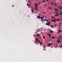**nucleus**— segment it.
Wrapping results in <instances>:
<instances>
[{
	"mask_svg": "<svg viewBox=\"0 0 62 62\" xmlns=\"http://www.w3.org/2000/svg\"><path fill=\"white\" fill-rule=\"evenodd\" d=\"M38 18V19H41V17H40V16H37V18Z\"/></svg>",
	"mask_w": 62,
	"mask_h": 62,
	"instance_id": "f257e3e1",
	"label": "nucleus"
},
{
	"mask_svg": "<svg viewBox=\"0 0 62 62\" xmlns=\"http://www.w3.org/2000/svg\"><path fill=\"white\" fill-rule=\"evenodd\" d=\"M50 23H46V25H47L48 26H50Z\"/></svg>",
	"mask_w": 62,
	"mask_h": 62,
	"instance_id": "f03ea898",
	"label": "nucleus"
},
{
	"mask_svg": "<svg viewBox=\"0 0 62 62\" xmlns=\"http://www.w3.org/2000/svg\"><path fill=\"white\" fill-rule=\"evenodd\" d=\"M55 19H54V20H51V21L52 22H54V23H56V22H55Z\"/></svg>",
	"mask_w": 62,
	"mask_h": 62,
	"instance_id": "7ed1b4c3",
	"label": "nucleus"
},
{
	"mask_svg": "<svg viewBox=\"0 0 62 62\" xmlns=\"http://www.w3.org/2000/svg\"><path fill=\"white\" fill-rule=\"evenodd\" d=\"M36 36L37 37H39V36H40V34H36Z\"/></svg>",
	"mask_w": 62,
	"mask_h": 62,
	"instance_id": "20e7f679",
	"label": "nucleus"
},
{
	"mask_svg": "<svg viewBox=\"0 0 62 62\" xmlns=\"http://www.w3.org/2000/svg\"><path fill=\"white\" fill-rule=\"evenodd\" d=\"M55 20L56 21H58L59 20H60V19H55Z\"/></svg>",
	"mask_w": 62,
	"mask_h": 62,
	"instance_id": "39448f33",
	"label": "nucleus"
},
{
	"mask_svg": "<svg viewBox=\"0 0 62 62\" xmlns=\"http://www.w3.org/2000/svg\"><path fill=\"white\" fill-rule=\"evenodd\" d=\"M50 33H53L54 32V31H52L51 30H50Z\"/></svg>",
	"mask_w": 62,
	"mask_h": 62,
	"instance_id": "423d86ee",
	"label": "nucleus"
},
{
	"mask_svg": "<svg viewBox=\"0 0 62 62\" xmlns=\"http://www.w3.org/2000/svg\"><path fill=\"white\" fill-rule=\"evenodd\" d=\"M35 10H38V8L37 7L36 8H35Z\"/></svg>",
	"mask_w": 62,
	"mask_h": 62,
	"instance_id": "0eeeda50",
	"label": "nucleus"
},
{
	"mask_svg": "<svg viewBox=\"0 0 62 62\" xmlns=\"http://www.w3.org/2000/svg\"><path fill=\"white\" fill-rule=\"evenodd\" d=\"M52 38L53 39H55V37L54 36H52Z\"/></svg>",
	"mask_w": 62,
	"mask_h": 62,
	"instance_id": "6e6552de",
	"label": "nucleus"
},
{
	"mask_svg": "<svg viewBox=\"0 0 62 62\" xmlns=\"http://www.w3.org/2000/svg\"><path fill=\"white\" fill-rule=\"evenodd\" d=\"M58 31H59V32H62V31H61V30H58Z\"/></svg>",
	"mask_w": 62,
	"mask_h": 62,
	"instance_id": "1a4fd4ad",
	"label": "nucleus"
},
{
	"mask_svg": "<svg viewBox=\"0 0 62 62\" xmlns=\"http://www.w3.org/2000/svg\"><path fill=\"white\" fill-rule=\"evenodd\" d=\"M44 18V17L43 16L41 17V19H43Z\"/></svg>",
	"mask_w": 62,
	"mask_h": 62,
	"instance_id": "9d476101",
	"label": "nucleus"
},
{
	"mask_svg": "<svg viewBox=\"0 0 62 62\" xmlns=\"http://www.w3.org/2000/svg\"><path fill=\"white\" fill-rule=\"evenodd\" d=\"M51 46V44H48V46Z\"/></svg>",
	"mask_w": 62,
	"mask_h": 62,
	"instance_id": "9b49d317",
	"label": "nucleus"
},
{
	"mask_svg": "<svg viewBox=\"0 0 62 62\" xmlns=\"http://www.w3.org/2000/svg\"><path fill=\"white\" fill-rule=\"evenodd\" d=\"M57 42H58V43H60V41L59 40H57Z\"/></svg>",
	"mask_w": 62,
	"mask_h": 62,
	"instance_id": "f8f14e48",
	"label": "nucleus"
},
{
	"mask_svg": "<svg viewBox=\"0 0 62 62\" xmlns=\"http://www.w3.org/2000/svg\"><path fill=\"white\" fill-rule=\"evenodd\" d=\"M34 5H35V6H38V5H37V3H35Z\"/></svg>",
	"mask_w": 62,
	"mask_h": 62,
	"instance_id": "ddd939ff",
	"label": "nucleus"
},
{
	"mask_svg": "<svg viewBox=\"0 0 62 62\" xmlns=\"http://www.w3.org/2000/svg\"><path fill=\"white\" fill-rule=\"evenodd\" d=\"M48 9H51V8L50 7H48Z\"/></svg>",
	"mask_w": 62,
	"mask_h": 62,
	"instance_id": "4468645a",
	"label": "nucleus"
},
{
	"mask_svg": "<svg viewBox=\"0 0 62 62\" xmlns=\"http://www.w3.org/2000/svg\"><path fill=\"white\" fill-rule=\"evenodd\" d=\"M47 35H49V36H51V34H47Z\"/></svg>",
	"mask_w": 62,
	"mask_h": 62,
	"instance_id": "2eb2a0df",
	"label": "nucleus"
},
{
	"mask_svg": "<svg viewBox=\"0 0 62 62\" xmlns=\"http://www.w3.org/2000/svg\"><path fill=\"white\" fill-rule=\"evenodd\" d=\"M55 16H58V15L57 14H55Z\"/></svg>",
	"mask_w": 62,
	"mask_h": 62,
	"instance_id": "dca6fc26",
	"label": "nucleus"
},
{
	"mask_svg": "<svg viewBox=\"0 0 62 62\" xmlns=\"http://www.w3.org/2000/svg\"><path fill=\"white\" fill-rule=\"evenodd\" d=\"M54 25L56 26H57V25L56 24V23H55L54 24Z\"/></svg>",
	"mask_w": 62,
	"mask_h": 62,
	"instance_id": "f3484780",
	"label": "nucleus"
},
{
	"mask_svg": "<svg viewBox=\"0 0 62 62\" xmlns=\"http://www.w3.org/2000/svg\"><path fill=\"white\" fill-rule=\"evenodd\" d=\"M27 6H28V7H29V4H27Z\"/></svg>",
	"mask_w": 62,
	"mask_h": 62,
	"instance_id": "a211bd4d",
	"label": "nucleus"
},
{
	"mask_svg": "<svg viewBox=\"0 0 62 62\" xmlns=\"http://www.w3.org/2000/svg\"><path fill=\"white\" fill-rule=\"evenodd\" d=\"M53 5H54V6H56V4H54V3H53Z\"/></svg>",
	"mask_w": 62,
	"mask_h": 62,
	"instance_id": "6ab92c4d",
	"label": "nucleus"
},
{
	"mask_svg": "<svg viewBox=\"0 0 62 62\" xmlns=\"http://www.w3.org/2000/svg\"><path fill=\"white\" fill-rule=\"evenodd\" d=\"M56 13H57V14H59V13L58 12H56Z\"/></svg>",
	"mask_w": 62,
	"mask_h": 62,
	"instance_id": "aec40b11",
	"label": "nucleus"
},
{
	"mask_svg": "<svg viewBox=\"0 0 62 62\" xmlns=\"http://www.w3.org/2000/svg\"><path fill=\"white\" fill-rule=\"evenodd\" d=\"M50 26H51V27H52V28H53V27H54V26H53V25H51Z\"/></svg>",
	"mask_w": 62,
	"mask_h": 62,
	"instance_id": "412c9836",
	"label": "nucleus"
},
{
	"mask_svg": "<svg viewBox=\"0 0 62 62\" xmlns=\"http://www.w3.org/2000/svg\"><path fill=\"white\" fill-rule=\"evenodd\" d=\"M51 18H55V17H51Z\"/></svg>",
	"mask_w": 62,
	"mask_h": 62,
	"instance_id": "4be33fe9",
	"label": "nucleus"
},
{
	"mask_svg": "<svg viewBox=\"0 0 62 62\" xmlns=\"http://www.w3.org/2000/svg\"><path fill=\"white\" fill-rule=\"evenodd\" d=\"M43 39H45V37L43 36Z\"/></svg>",
	"mask_w": 62,
	"mask_h": 62,
	"instance_id": "5701e85b",
	"label": "nucleus"
},
{
	"mask_svg": "<svg viewBox=\"0 0 62 62\" xmlns=\"http://www.w3.org/2000/svg\"><path fill=\"white\" fill-rule=\"evenodd\" d=\"M50 45H52V43H50Z\"/></svg>",
	"mask_w": 62,
	"mask_h": 62,
	"instance_id": "b1692460",
	"label": "nucleus"
},
{
	"mask_svg": "<svg viewBox=\"0 0 62 62\" xmlns=\"http://www.w3.org/2000/svg\"><path fill=\"white\" fill-rule=\"evenodd\" d=\"M45 2V1H44V0H43V1L42 2V3H43V2Z\"/></svg>",
	"mask_w": 62,
	"mask_h": 62,
	"instance_id": "393cba45",
	"label": "nucleus"
},
{
	"mask_svg": "<svg viewBox=\"0 0 62 62\" xmlns=\"http://www.w3.org/2000/svg\"><path fill=\"white\" fill-rule=\"evenodd\" d=\"M38 38H37L36 39V40H38Z\"/></svg>",
	"mask_w": 62,
	"mask_h": 62,
	"instance_id": "a878e982",
	"label": "nucleus"
},
{
	"mask_svg": "<svg viewBox=\"0 0 62 62\" xmlns=\"http://www.w3.org/2000/svg\"><path fill=\"white\" fill-rule=\"evenodd\" d=\"M40 44L41 45V44H42V43H41V42H40Z\"/></svg>",
	"mask_w": 62,
	"mask_h": 62,
	"instance_id": "bb28decb",
	"label": "nucleus"
},
{
	"mask_svg": "<svg viewBox=\"0 0 62 62\" xmlns=\"http://www.w3.org/2000/svg\"><path fill=\"white\" fill-rule=\"evenodd\" d=\"M39 42H40V41L39 40H37Z\"/></svg>",
	"mask_w": 62,
	"mask_h": 62,
	"instance_id": "cd10ccee",
	"label": "nucleus"
},
{
	"mask_svg": "<svg viewBox=\"0 0 62 62\" xmlns=\"http://www.w3.org/2000/svg\"><path fill=\"white\" fill-rule=\"evenodd\" d=\"M59 47H60V48H61V46H60V45H59Z\"/></svg>",
	"mask_w": 62,
	"mask_h": 62,
	"instance_id": "c85d7f7f",
	"label": "nucleus"
},
{
	"mask_svg": "<svg viewBox=\"0 0 62 62\" xmlns=\"http://www.w3.org/2000/svg\"><path fill=\"white\" fill-rule=\"evenodd\" d=\"M43 47L44 48H46V47H45V46H43Z\"/></svg>",
	"mask_w": 62,
	"mask_h": 62,
	"instance_id": "c756f323",
	"label": "nucleus"
},
{
	"mask_svg": "<svg viewBox=\"0 0 62 62\" xmlns=\"http://www.w3.org/2000/svg\"><path fill=\"white\" fill-rule=\"evenodd\" d=\"M58 40H59V41H60L61 40V39H59V38L58 39Z\"/></svg>",
	"mask_w": 62,
	"mask_h": 62,
	"instance_id": "7c9ffc66",
	"label": "nucleus"
},
{
	"mask_svg": "<svg viewBox=\"0 0 62 62\" xmlns=\"http://www.w3.org/2000/svg\"><path fill=\"white\" fill-rule=\"evenodd\" d=\"M31 11L32 12H33V9H32L31 10Z\"/></svg>",
	"mask_w": 62,
	"mask_h": 62,
	"instance_id": "2f4dec72",
	"label": "nucleus"
},
{
	"mask_svg": "<svg viewBox=\"0 0 62 62\" xmlns=\"http://www.w3.org/2000/svg\"><path fill=\"white\" fill-rule=\"evenodd\" d=\"M46 21L47 22L49 21V20H46Z\"/></svg>",
	"mask_w": 62,
	"mask_h": 62,
	"instance_id": "473e14b6",
	"label": "nucleus"
},
{
	"mask_svg": "<svg viewBox=\"0 0 62 62\" xmlns=\"http://www.w3.org/2000/svg\"><path fill=\"white\" fill-rule=\"evenodd\" d=\"M37 5H36V6H35V8H37Z\"/></svg>",
	"mask_w": 62,
	"mask_h": 62,
	"instance_id": "72a5a7b5",
	"label": "nucleus"
},
{
	"mask_svg": "<svg viewBox=\"0 0 62 62\" xmlns=\"http://www.w3.org/2000/svg\"><path fill=\"white\" fill-rule=\"evenodd\" d=\"M51 35L49 36V38H51Z\"/></svg>",
	"mask_w": 62,
	"mask_h": 62,
	"instance_id": "f704fd0d",
	"label": "nucleus"
},
{
	"mask_svg": "<svg viewBox=\"0 0 62 62\" xmlns=\"http://www.w3.org/2000/svg\"><path fill=\"white\" fill-rule=\"evenodd\" d=\"M58 25H59V26H61V24H59Z\"/></svg>",
	"mask_w": 62,
	"mask_h": 62,
	"instance_id": "c9c22d12",
	"label": "nucleus"
},
{
	"mask_svg": "<svg viewBox=\"0 0 62 62\" xmlns=\"http://www.w3.org/2000/svg\"><path fill=\"white\" fill-rule=\"evenodd\" d=\"M46 19H45L44 20V21H46Z\"/></svg>",
	"mask_w": 62,
	"mask_h": 62,
	"instance_id": "e433bc0d",
	"label": "nucleus"
},
{
	"mask_svg": "<svg viewBox=\"0 0 62 62\" xmlns=\"http://www.w3.org/2000/svg\"><path fill=\"white\" fill-rule=\"evenodd\" d=\"M62 7H61L60 9H62Z\"/></svg>",
	"mask_w": 62,
	"mask_h": 62,
	"instance_id": "4c0bfd02",
	"label": "nucleus"
},
{
	"mask_svg": "<svg viewBox=\"0 0 62 62\" xmlns=\"http://www.w3.org/2000/svg\"><path fill=\"white\" fill-rule=\"evenodd\" d=\"M28 1L29 3H30V1H29V0H28Z\"/></svg>",
	"mask_w": 62,
	"mask_h": 62,
	"instance_id": "58836bf2",
	"label": "nucleus"
},
{
	"mask_svg": "<svg viewBox=\"0 0 62 62\" xmlns=\"http://www.w3.org/2000/svg\"><path fill=\"white\" fill-rule=\"evenodd\" d=\"M58 10H55V11H58Z\"/></svg>",
	"mask_w": 62,
	"mask_h": 62,
	"instance_id": "ea45409f",
	"label": "nucleus"
},
{
	"mask_svg": "<svg viewBox=\"0 0 62 62\" xmlns=\"http://www.w3.org/2000/svg\"><path fill=\"white\" fill-rule=\"evenodd\" d=\"M43 21V19H42L41 20V21L42 22Z\"/></svg>",
	"mask_w": 62,
	"mask_h": 62,
	"instance_id": "a19ab883",
	"label": "nucleus"
},
{
	"mask_svg": "<svg viewBox=\"0 0 62 62\" xmlns=\"http://www.w3.org/2000/svg\"><path fill=\"white\" fill-rule=\"evenodd\" d=\"M38 3L39 4V3H40V2H38Z\"/></svg>",
	"mask_w": 62,
	"mask_h": 62,
	"instance_id": "79ce46f5",
	"label": "nucleus"
},
{
	"mask_svg": "<svg viewBox=\"0 0 62 62\" xmlns=\"http://www.w3.org/2000/svg\"><path fill=\"white\" fill-rule=\"evenodd\" d=\"M57 39H60V38L59 37H57Z\"/></svg>",
	"mask_w": 62,
	"mask_h": 62,
	"instance_id": "37998d69",
	"label": "nucleus"
},
{
	"mask_svg": "<svg viewBox=\"0 0 62 62\" xmlns=\"http://www.w3.org/2000/svg\"><path fill=\"white\" fill-rule=\"evenodd\" d=\"M57 33H59V31H58V32H57Z\"/></svg>",
	"mask_w": 62,
	"mask_h": 62,
	"instance_id": "c03bdc74",
	"label": "nucleus"
},
{
	"mask_svg": "<svg viewBox=\"0 0 62 62\" xmlns=\"http://www.w3.org/2000/svg\"><path fill=\"white\" fill-rule=\"evenodd\" d=\"M54 9H55V10H56H56H57V9L56 8Z\"/></svg>",
	"mask_w": 62,
	"mask_h": 62,
	"instance_id": "a18cd8bd",
	"label": "nucleus"
},
{
	"mask_svg": "<svg viewBox=\"0 0 62 62\" xmlns=\"http://www.w3.org/2000/svg\"><path fill=\"white\" fill-rule=\"evenodd\" d=\"M60 13H62V12H60Z\"/></svg>",
	"mask_w": 62,
	"mask_h": 62,
	"instance_id": "49530a36",
	"label": "nucleus"
},
{
	"mask_svg": "<svg viewBox=\"0 0 62 62\" xmlns=\"http://www.w3.org/2000/svg\"><path fill=\"white\" fill-rule=\"evenodd\" d=\"M51 4L52 5H53V3H52V2H51Z\"/></svg>",
	"mask_w": 62,
	"mask_h": 62,
	"instance_id": "de8ad7c7",
	"label": "nucleus"
},
{
	"mask_svg": "<svg viewBox=\"0 0 62 62\" xmlns=\"http://www.w3.org/2000/svg\"><path fill=\"white\" fill-rule=\"evenodd\" d=\"M59 37L60 38L61 37V35H60V36H59Z\"/></svg>",
	"mask_w": 62,
	"mask_h": 62,
	"instance_id": "09e8293b",
	"label": "nucleus"
},
{
	"mask_svg": "<svg viewBox=\"0 0 62 62\" xmlns=\"http://www.w3.org/2000/svg\"><path fill=\"white\" fill-rule=\"evenodd\" d=\"M41 15V14H39V15Z\"/></svg>",
	"mask_w": 62,
	"mask_h": 62,
	"instance_id": "8fccbe9b",
	"label": "nucleus"
},
{
	"mask_svg": "<svg viewBox=\"0 0 62 62\" xmlns=\"http://www.w3.org/2000/svg\"><path fill=\"white\" fill-rule=\"evenodd\" d=\"M37 4H38V5H39V3L38 2L37 3Z\"/></svg>",
	"mask_w": 62,
	"mask_h": 62,
	"instance_id": "3c124183",
	"label": "nucleus"
},
{
	"mask_svg": "<svg viewBox=\"0 0 62 62\" xmlns=\"http://www.w3.org/2000/svg\"><path fill=\"white\" fill-rule=\"evenodd\" d=\"M60 14L62 16V14Z\"/></svg>",
	"mask_w": 62,
	"mask_h": 62,
	"instance_id": "603ef678",
	"label": "nucleus"
},
{
	"mask_svg": "<svg viewBox=\"0 0 62 62\" xmlns=\"http://www.w3.org/2000/svg\"><path fill=\"white\" fill-rule=\"evenodd\" d=\"M61 39H62V37H61Z\"/></svg>",
	"mask_w": 62,
	"mask_h": 62,
	"instance_id": "864d4df0",
	"label": "nucleus"
},
{
	"mask_svg": "<svg viewBox=\"0 0 62 62\" xmlns=\"http://www.w3.org/2000/svg\"><path fill=\"white\" fill-rule=\"evenodd\" d=\"M37 42H38V40H36Z\"/></svg>",
	"mask_w": 62,
	"mask_h": 62,
	"instance_id": "5fc2aeb1",
	"label": "nucleus"
},
{
	"mask_svg": "<svg viewBox=\"0 0 62 62\" xmlns=\"http://www.w3.org/2000/svg\"><path fill=\"white\" fill-rule=\"evenodd\" d=\"M48 22L49 23H51V22H50V21H49Z\"/></svg>",
	"mask_w": 62,
	"mask_h": 62,
	"instance_id": "6e6d98bb",
	"label": "nucleus"
},
{
	"mask_svg": "<svg viewBox=\"0 0 62 62\" xmlns=\"http://www.w3.org/2000/svg\"><path fill=\"white\" fill-rule=\"evenodd\" d=\"M57 45H58V44H57L56 45V46H57Z\"/></svg>",
	"mask_w": 62,
	"mask_h": 62,
	"instance_id": "4d7b16f0",
	"label": "nucleus"
},
{
	"mask_svg": "<svg viewBox=\"0 0 62 62\" xmlns=\"http://www.w3.org/2000/svg\"><path fill=\"white\" fill-rule=\"evenodd\" d=\"M58 8H59V7H58Z\"/></svg>",
	"mask_w": 62,
	"mask_h": 62,
	"instance_id": "13d9d810",
	"label": "nucleus"
},
{
	"mask_svg": "<svg viewBox=\"0 0 62 62\" xmlns=\"http://www.w3.org/2000/svg\"><path fill=\"white\" fill-rule=\"evenodd\" d=\"M54 13H56V12H54Z\"/></svg>",
	"mask_w": 62,
	"mask_h": 62,
	"instance_id": "bf43d9fd",
	"label": "nucleus"
},
{
	"mask_svg": "<svg viewBox=\"0 0 62 62\" xmlns=\"http://www.w3.org/2000/svg\"><path fill=\"white\" fill-rule=\"evenodd\" d=\"M59 28H61V27H59Z\"/></svg>",
	"mask_w": 62,
	"mask_h": 62,
	"instance_id": "052dcab7",
	"label": "nucleus"
},
{
	"mask_svg": "<svg viewBox=\"0 0 62 62\" xmlns=\"http://www.w3.org/2000/svg\"><path fill=\"white\" fill-rule=\"evenodd\" d=\"M46 1H49V0H46Z\"/></svg>",
	"mask_w": 62,
	"mask_h": 62,
	"instance_id": "680f3d73",
	"label": "nucleus"
},
{
	"mask_svg": "<svg viewBox=\"0 0 62 62\" xmlns=\"http://www.w3.org/2000/svg\"><path fill=\"white\" fill-rule=\"evenodd\" d=\"M49 41H50L51 40H48Z\"/></svg>",
	"mask_w": 62,
	"mask_h": 62,
	"instance_id": "e2e57ef3",
	"label": "nucleus"
},
{
	"mask_svg": "<svg viewBox=\"0 0 62 62\" xmlns=\"http://www.w3.org/2000/svg\"><path fill=\"white\" fill-rule=\"evenodd\" d=\"M61 21H62V18L61 19Z\"/></svg>",
	"mask_w": 62,
	"mask_h": 62,
	"instance_id": "0e129e2a",
	"label": "nucleus"
},
{
	"mask_svg": "<svg viewBox=\"0 0 62 62\" xmlns=\"http://www.w3.org/2000/svg\"><path fill=\"white\" fill-rule=\"evenodd\" d=\"M61 46L62 47V45H61Z\"/></svg>",
	"mask_w": 62,
	"mask_h": 62,
	"instance_id": "69168bd1",
	"label": "nucleus"
},
{
	"mask_svg": "<svg viewBox=\"0 0 62 62\" xmlns=\"http://www.w3.org/2000/svg\"><path fill=\"white\" fill-rule=\"evenodd\" d=\"M61 23H60V24H61Z\"/></svg>",
	"mask_w": 62,
	"mask_h": 62,
	"instance_id": "338daca9",
	"label": "nucleus"
},
{
	"mask_svg": "<svg viewBox=\"0 0 62 62\" xmlns=\"http://www.w3.org/2000/svg\"><path fill=\"white\" fill-rule=\"evenodd\" d=\"M48 4H50V3H48Z\"/></svg>",
	"mask_w": 62,
	"mask_h": 62,
	"instance_id": "774afa93",
	"label": "nucleus"
}]
</instances>
